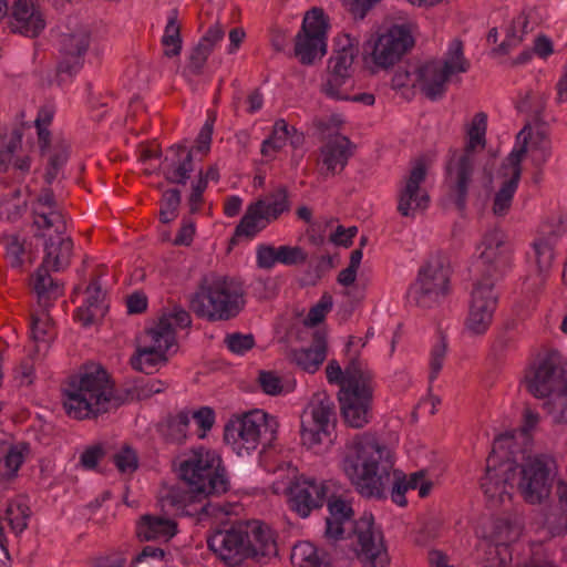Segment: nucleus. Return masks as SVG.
Instances as JSON below:
<instances>
[{
	"label": "nucleus",
	"instance_id": "obj_1",
	"mask_svg": "<svg viewBox=\"0 0 567 567\" xmlns=\"http://www.w3.org/2000/svg\"><path fill=\"white\" fill-rule=\"evenodd\" d=\"M481 278L475 282L471 293V303L465 326L475 334H484L497 308L498 296L494 291L497 280L504 277L512 266L513 247L508 236L501 228L487 230L481 241Z\"/></svg>",
	"mask_w": 567,
	"mask_h": 567
},
{
	"label": "nucleus",
	"instance_id": "obj_2",
	"mask_svg": "<svg viewBox=\"0 0 567 567\" xmlns=\"http://www.w3.org/2000/svg\"><path fill=\"white\" fill-rule=\"evenodd\" d=\"M178 477L181 482L173 485L166 496L178 508L210 495L219 496L230 488L221 456L216 451L204 447L193 451V456L179 464Z\"/></svg>",
	"mask_w": 567,
	"mask_h": 567
},
{
	"label": "nucleus",
	"instance_id": "obj_3",
	"mask_svg": "<svg viewBox=\"0 0 567 567\" xmlns=\"http://www.w3.org/2000/svg\"><path fill=\"white\" fill-rule=\"evenodd\" d=\"M394 460L391 451L370 434L357 435L342 462L346 476L365 498L385 499L384 480H389Z\"/></svg>",
	"mask_w": 567,
	"mask_h": 567
},
{
	"label": "nucleus",
	"instance_id": "obj_4",
	"mask_svg": "<svg viewBox=\"0 0 567 567\" xmlns=\"http://www.w3.org/2000/svg\"><path fill=\"white\" fill-rule=\"evenodd\" d=\"M207 546L230 567L240 566L246 559L261 563L262 558L277 555L270 528L258 520H240L217 529L207 537Z\"/></svg>",
	"mask_w": 567,
	"mask_h": 567
},
{
	"label": "nucleus",
	"instance_id": "obj_5",
	"mask_svg": "<svg viewBox=\"0 0 567 567\" xmlns=\"http://www.w3.org/2000/svg\"><path fill=\"white\" fill-rule=\"evenodd\" d=\"M109 374L100 364L84 365L79 374L69 378L62 389L64 409L76 419H92L111 410Z\"/></svg>",
	"mask_w": 567,
	"mask_h": 567
},
{
	"label": "nucleus",
	"instance_id": "obj_6",
	"mask_svg": "<svg viewBox=\"0 0 567 567\" xmlns=\"http://www.w3.org/2000/svg\"><path fill=\"white\" fill-rule=\"evenodd\" d=\"M189 309L210 322L230 320L239 315L243 302L228 288L225 279L204 276L194 293L189 296Z\"/></svg>",
	"mask_w": 567,
	"mask_h": 567
},
{
	"label": "nucleus",
	"instance_id": "obj_7",
	"mask_svg": "<svg viewBox=\"0 0 567 567\" xmlns=\"http://www.w3.org/2000/svg\"><path fill=\"white\" fill-rule=\"evenodd\" d=\"M414 28L411 21L392 23L384 32L371 37L362 48L364 62L371 60L377 68L384 70L394 66L415 45Z\"/></svg>",
	"mask_w": 567,
	"mask_h": 567
},
{
	"label": "nucleus",
	"instance_id": "obj_8",
	"mask_svg": "<svg viewBox=\"0 0 567 567\" xmlns=\"http://www.w3.org/2000/svg\"><path fill=\"white\" fill-rule=\"evenodd\" d=\"M450 268L442 254L431 256L419 269L406 297L416 307L431 309L442 302L450 291Z\"/></svg>",
	"mask_w": 567,
	"mask_h": 567
},
{
	"label": "nucleus",
	"instance_id": "obj_9",
	"mask_svg": "<svg viewBox=\"0 0 567 567\" xmlns=\"http://www.w3.org/2000/svg\"><path fill=\"white\" fill-rule=\"evenodd\" d=\"M373 379L374 374L364 378L353 370L349 385L338 392L341 416L353 429H362L372 419Z\"/></svg>",
	"mask_w": 567,
	"mask_h": 567
},
{
	"label": "nucleus",
	"instance_id": "obj_10",
	"mask_svg": "<svg viewBox=\"0 0 567 567\" xmlns=\"http://www.w3.org/2000/svg\"><path fill=\"white\" fill-rule=\"evenodd\" d=\"M215 117L208 118L199 131L196 138V146L189 148L187 141L171 145L167 152L174 154L173 158L166 156L159 166V171L163 173L165 181L168 184L186 185L190 178V174L194 171V157L193 151L196 150L199 153L206 155L210 150L212 136L214 131Z\"/></svg>",
	"mask_w": 567,
	"mask_h": 567
},
{
	"label": "nucleus",
	"instance_id": "obj_11",
	"mask_svg": "<svg viewBox=\"0 0 567 567\" xmlns=\"http://www.w3.org/2000/svg\"><path fill=\"white\" fill-rule=\"evenodd\" d=\"M517 141H522L519 147L514 148L503 161L499 169L502 177L506 179L502 183L499 189L495 193L493 200V213L496 216H505L513 203L514 195L523 173L522 162L527 155V143L530 138V125L527 123L518 132Z\"/></svg>",
	"mask_w": 567,
	"mask_h": 567
},
{
	"label": "nucleus",
	"instance_id": "obj_12",
	"mask_svg": "<svg viewBox=\"0 0 567 567\" xmlns=\"http://www.w3.org/2000/svg\"><path fill=\"white\" fill-rule=\"evenodd\" d=\"M554 461L547 455L528 457L518 473L517 489L529 504H542L549 497L554 483Z\"/></svg>",
	"mask_w": 567,
	"mask_h": 567
},
{
	"label": "nucleus",
	"instance_id": "obj_13",
	"mask_svg": "<svg viewBox=\"0 0 567 567\" xmlns=\"http://www.w3.org/2000/svg\"><path fill=\"white\" fill-rule=\"evenodd\" d=\"M358 539L354 549L358 560L363 567H388L390 556L384 543L383 533L374 529L373 515L364 513L354 523L353 528Z\"/></svg>",
	"mask_w": 567,
	"mask_h": 567
},
{
	"label": "nucleus",
	"instance_id": "obj_14",
	"mask_svg": "<svg viewBox=\"0 0 567 567\" xmlns=\"http://www.w3.org/2000/svg\"><path fill=\"white\" fill-rule=\"evenodd\" d=\"M344 43L330 56L327 66V80L321 83L320 91L330 99L339 97L343 86L352 79L353 61L358 48L350 35H344Z\"/></svg>",
	"mask_w": 567,
	"mask_h": 567
},
{
	"label": "nucleus",
	"instance_id": "obj_15",
	"mask_svg": "<svg viewBox=\"0 0 567 567\" xmlns=\"http://www.w3.org/2000/svg\"><path fill=\"white\" fill-rule=\"evenodd\" d=\"M455 155L456 151H453V155L446 163L444 184L447 188V198L455 205L458 213L464 214L473 182L474 158L460 156L455 161Z\"/></svg>",
	"mask_w": 567,
	"mask_h": 567
},
{
	"label": "nucleus",
	"instance_id": "obj_16",
	"mask_svg": "<svg viewBox=\"0 0 567 567\" xmlns=\"http://www.w3.org/2000/svg\"><path fill=\"white\" fill-rule=\"evenodd\" d=\"M426 178V165L423 158L414 162L409 175L402 181L398 193V212L403 217H414L416 210L427 208L430 196L421 188Z\"/></svg>",
	"mask_w": 567,
	"mask_h": 567
},
{
	"label": "nucleus",
	"instance_id": "obj_17",
	"mask_svg": "<svg viewBox=\"0 0 567 567\" xmlns=\"http://www.w3.org/2000/svg\"><path fill=\"white\" fill-rule=\"evenodd\" d=\"M564 373L558 354L550 352L526 375V388L535 398H547L561 389Z\"/></svg>",
	"mask_w": 567,
	"mask_h": 567
},
{
	"label": "nucleus",
	"instance_id": "obj_18",
	"mask_svg": "<svg viewBox=\"0 0 567 567\" xmlns=\"http://www.w3.org/2000/svg\"><path fill=\"white\" fill-rule=\"evenodd\" d=\"M91 44V32L79 30L73 33L63 34L60 41L56 76L59 84L62 83V75L72 78L84 65V58Z\"/></svg>",
	"mask_w": 567,
	"mask_h": 567
},
{
	"label": "nucleus",
	"instance_id": "obj_19",
	"mask_svg": "<svg viewBox=\"0 0 567 567\" xmlns=\"http://www.w3.org/2000/svg\"><path fill=\"white\" fill-rule=\"evenodd\" d=\"M328 487L316 480H299L287 491L290 509L306 518L313 509L323 506Z\"/></svg>",
	"mask_w": 567,
	"mask_h": 567
},
{
	"label": "nucleus",
	"instance_id": "obj_20",
	"mask_svg": "<svg viewBox=\"0 0 567 567\" xmlns=\"http://www.w3.org/2000/svg\"><path fill=\"white\" fill-rule=\"evenodd\" d=\"M172 320L181 329L192 327L189 312L179 305H174L171 310H164L152 327L145 329V333L151 337L152 342L164 341L166 342V349L177 344L176 331Z\"/></svg>",
	"mask_w": 567,
	"mask_h": 567
},
{
	"label": "nucleus",
	"instance_id": "obj_21",
	"mask_svg": "<svg viewBox=\"0 0 567 567\" xmlns=\"http://www.w3.org/2000/svg\"><path fill=\"white\" fill-rule=\"evenodd\" d=\"M420 91L430 101L441 100L447 90V82L453 74L451 66L444 68L439 60H431L415 69Z\"/></svg>",
	"mask_w": 567,
	"mask_h": 567
},
{
	"label": "nucleus",
	"instance_id": "obj_22",
	"mask_svg": "<svg viewBox=\"0 0 567 567\" xmlns=\"http://www.w3.org/2000/svg\"><path fill=\"white\" fill-rule=\"evenodd\" d=\"M503 440H513L508 433L499 434L493 444V449L486 460V474L481 480V488L487 499L489 507H498L511 494L507 486L499 477L496 468V449Z\"/></svg>",
	"mask_w": 567,
	"mask_h": 567
},
{
	"label": "nucleus",
	"instance_id": "obj_23",
	"mask_svg": "<svg viewBox=\"0 0 567 567\" xmlns=\"http://www.w3.org/2000/svg\"><path fill=\"white\" fill-rule=\"evenodd\" d=\"M238 424L239 437L245 444H247V446H245L247 453L257 447L261 434V427H264L265 431H270V440L275 439V434L278 429L277 419L259 410L244 413L239 416Z\"/></svg>",
	"mask_w": 567,
	"mask_h": 567
},
{
	"label": "nucleus",
	"instance_id": "obj_24",
	"mask_svg": "<svg viewBox=\"0 0 567 567\" xmlns=\"http://www.w3.org/2000/svg\"><path fill=\"white\" fill-rule=\"evenodd\" d=\"M9 27L12 32L37 38L45 28V20L32 0H16Z\"/></svg>",
	"mask_w": 567,
	"mask_h": 567
},
{
	"label": "nucleus",
	"instance_id": "obj_25",
	"mask_svg": "<svg viewBox=\"0 0 567 567\" xmlns=\"http://www.w3.org/2000/svg\"><path fill=\"white\" fill-rule=\"evenodd\" d=\"M257 266L260 269H271L277 262L288 267L303 265L308 259L307 251L300 246L282 245L274 247L261 244L256 251Z\"/></svg>",
	"mask_w": 567,
	"mask_h": 567
},
{
	"label": "nucleus",
	"instance_id": "obj_26",
	"mask_svg": "<svg viewBox=\"0 0 567 567\" xmlns=\"http://www.w3.org/2000/svg\"><path fill=\"white\" fill-rule=\"evenodd\" d=\"M264 207L265 199H258L247 206L245 214L235 228L234 235L229 239L228 251L239 243L240 237L251 239L271 223L262 210Z\"/></svg>",
	"mask_w": 567,
	"mask_h": 567
},
{
	"label": "nucleus",
	"instance_id": "obj_27",
	"mask_svg": "<svg viewBox=\"0 0 567 567\" xmlns=\"http://www.w3.org/2000/svg\"><path fill=\"white\" fill-rule=\"evenodd\" d=\"M178 532L174 519L163 516L144 514L136 523L135 534L141 542H168Z\"/></svg>",
	"mask_w": 567,
	"mask_h": 567
},
{
	"label": "nucleus",
	"instance_id": "obj_28",
	"mask_svg": "<svg viewBox=\"0 0 567 567\" xmlns=\"http://www.w3.org/2000/svg\"><path fill=\"white\" fill-rule=\"evenodd\" d=\"M326 357L327 333L320 329L313 332L310 348L293 349L289 353L290 360L309 373H315L323 363Z\"/></svg>",
	"mask_w": 567,
	"mask_h": 567
},
{
	"label": "nucleus",
	"instance_id": "obj_29",
	"mask_svg": "<svg viewBox=\"0 0 567 567\" xmlns=\"http://www.w3.org/2000/svg\"><path fill=\"white\" fill-rule=\"evenodd\" d=\"M354 145L349 137L337 135L321 146V162L328 173L334 175L344 169L349 158L353 155Z\"/></svg>",
	"mask_w": 567,
	"mask_h": 567
},
{
	"label": "nucleus",
	"instance_id": "obj_30",
	"mask_svg": "<svg viewBox=\"0 0 567 567\" xmlns=\"http://www.w3.org/2000/svg\"><path fill=\"white\" fill-rule=\"evenodd\" d=\"M224 37L225 31L219 23L209 27L198 43L192 49L186 70L193 75H200L215 45Z\"/></svg>",
	"mask_w": 567,
	"mask_h": 567
},
{
	"label": "nucleus",
	"instance_id": "obj_31",
	"mask_svg": "<svg viewBox=\"0 0 567 567\" xmlns=\"http://www.w3.org/2000/svg\"><path fill=\"white\" fill-rule=\"evenodd\" d=\"M166 342H153L150 347H137L130 359L131 367L142 373L153 374L158 367L166 365L168 362Z\"/></svg>",
	"mask_w": 567,
	"mask_h": 567
},
{
	"label": "nucleus",
	"instance_id": "obj_32",
	"mask_svg": "<svg viewBox=\"0 0 567 567\" xmlns=\"http://www.w3.org/2000/svg\"><path fill=\"white\" fill-rule=\"evenodd\" d=\"M89 293L85 305L78 308L75 318L83 324L90 327L95 322L97 316L103 317L107 306H104L105 292L102 291L100 276L92 278L86 290Z\"/></svg>",
	"mask_w": 567,
	"mask_h": 567
},
{
	"label": "nucleus",
	"instance_id": "obj_33",
	"mask_svg": "<svg viewBox=\"0 0 567 567\" xmlns=\"http://www.w3.org/2000/svg\"><path fill=\"white\" fill-rule=\"evenodd\" d=\"M327 50L328 43L323 38L300 32L295 37L293 55L302 65H313L327 54Z\"/></svg>",
	"mask_w": 567,
	"mask_h": 567
},
{
	"label": "nucleus",
	"instance_id": "obj_34",
	"mask_svg": "<svg viewBox=\"0 0 567 567\" xmlns=\"http://www.w3.org/2000/svg\"><path fill=\"white\" fill-rule=\"evenodd\" d=\"M73 255V240L71 237L60 238L55 241L49 237L44 243V257L40 266L60 271L69 267Z\"/></svg>",
	"mask_w": 567,
	"mask_h": 567
},
{
	"label": "nucleus",
	"instance_id": "obj_35",
	"mask_svg": "<svg viewBox=\"0 0 567 567\" xmlns=\"http://www.w3.org/2000/svg\"><path fill=\"white\" fill-rule=\"evenodd\" d=\"M311 415L315 426L330 436V426L333 429L337 421L336 405L327 392H318L313 395Z\"/></svg>",
	"mask_w": 567,
	"mask_h": 567
},
{
	"label": "nucleus",
	"instance_id": "obj_36",
	"mask_svg": "<svg viewBox=\"0 0 567 567\" xmlns=\"http://www.w3.org/2000/svg\"><path fill=\"white\" fill-rule=\"evenodd\" d=\"M353 370L357 374H362L364 378L365 375L368 377L373 374L370 369L363 367L358 357H354L350 360L344 371H342L337 360H331L326 368L327 380L331 384H339L340 390H343L349 385V379Z\"/></svg>",
	"mask_w": 567,
	"mask_h": 567
},
{
	"label": "nucleus",
	"instance_id": "obj_37",
	"mask_svg": "<svg viewBox=\"0 0 567 567\" xmlns=\"http://www.w3.org/2000/svg\"><path fill=\"white\" fill-rule=\"evenodd\" d=\"M33 290L38 296V303L47 308L51 296L56 298L61 295V286L50 276V268L39 266L35 270Z\"/></svg>",
	"mask_w": 567,
	"mask_h": 567
},
{
	"label": "nucleus",
	"instance_id": "obj_38",
	"mask_svg": "<svg viewBox=\"0 0 567 567\" xmlns=\"http://www.w3.org/2000/svg\"><path fill=\"white\" fill-rule=\"evenodd\" d=\"M486 128L487 115L484 112H478L474 115L472 123L467 130L468 141L463 150L461 156L473 157L474 151L477 146L482 148L486 145Z\"/></svg>",
	"mask_w": 567,
	"mask_h": 567
},
{
	"label": "nucleus",
	"instance_id": "obj_39",
	"mask_svg": "<svg viewBox=\"0 0 567 567\" xmlns=\"http://www.w3.org/2000/svg\"><path fill=\"white\" fill-rule=\"evenodd\" d=\"M329 28V20L323 9L313 7L306 12L299 32L328 40Z\"/></svg>",
	"mask_w": 567,
	"mask_h": 567
},
{
	"label": "nucleus",
	"instance_id": "obj_40",
	"mask_svg": "<svg viewBox=\"0 0 567 567\" xmlns=\"http://www.w3.org/2000/svg\"><path fill=\"white\" fill-rule=\"evenodd\" d=\"M70 157V144L65 140H59L52 147L45 174V183L50 186L56 178L59 171L66 164Z\"/></svg>",
	"mask_w": 567,
	"mask_h": 567
},
{
	"label": "nucleus",
	"instance_id": "obj_41",
	"mask_svg": "<svg viewBox=\"0 0 567 567\" xmlns=\"http://www.w3.org/2000/svg\"><path fill=\"white\" fill-rule=\"evenodd\" d=\"M441 65L446 68L451 66V73H465L470 70L471 63L464 55V44L460 39H453L449 45L447 51L444 53Z\"/></svg>",
	"mask_w": 567,
	"mask_h": 567
},
{
	"label": "nucleus",
	"instance_id": "obj_42",
	"mask_svg": "<svg viewBox=\"0 0 567 567\" xmlns=\"http://www.w3.org/2000/svg\"><path fill=\"white\" fill-rule=\"evenodd\" d=\"M268 198L269 202L265 200V207L262 210L270 221L277 220L281 214L290 210L287 186L280 185L268 195Z\"/></svg>",
	"mask_w": 567,
	"mask_h": 567
},
{
	"label": "nucleus",
	"instance_id": "obj_43",
	"mask_svg": "<svg viewBox=\"0 0 567 567\" xmlns=\"http://www.w3.org/2000/svg\"><path fill=\"white\" fill-rule=\"evenodd\" d=\"M544 409L551 416L554 424L567 425V380L564 381L561 389L544 403Z\"/></svg>",
	"mask_w": 567,
	"mask_h": 567
},
{
	"label": "nucleus",
	"instance_id": "obj_44",
	"mask_svg": "<svg viewBox=\"0 0 567 567\" xmlns=\"http://www.w3.org/2000/svg\"><path fill=\"white\" fill-rule=\"evenodd\" d=\"M182 203V193L178 188H168L163 192L158 218L163 224H169L178 216Z\"/></svg>",
	"mask_w": 567,
	"mask_h": 567
},
{
	"label": "nucleus",
	"instance_id": "obj_45",
	"mask_svg": "<svg viewBox=\"0 0 567 567\" xmlns=\"http://www.w3.org/2000/svg\"><path fill=\"white\" fill-rule=\"evenodd\" d=\"M288 135H289L288 123L282 118L277 120L275 122L271 135L262 142L261 154L264 156H269L270 151H274V152L280 151L286 144Z\"/></svg>",
	"mask_w": 567,
	"mask_h": 567
},
{
	"label": "nucleus",
	"instance_id": "obj_46",
	"mask_svg": "<svg viewBox=\"0 0 567 567\" xmlns=\"http://www.w3.org/2000/svg\"><path fill=\"white\" fill-rule=\"evenodd\" d=\"M23 131L16 126L8 143L4 142V135L0 136V172H7L14 152L21 145Z\"/></svg>",
	"mask_w": 567,
	"mask_h": 567
},
{
	"label": "nucleus",
	"instance_id": "obj_47",
	"mask_svg": "<svg viewBox=\"0 0 567 567\" xmlns=\"http://www.w3.org/2000/svg\"><path fill=\"white\" fill-rule=\"evenodd\" d=\"M23 452H29V444L23 442L17 445H11L3 457L4 467L7 472L3 475L7 480H12L24 461Z\"/></svg>",
	"mask_w": 567,
	"mask_h": 567
},
{
	"label": "nucleus",
	"instance_id": "obj_48",
	"mask_svg": "<svg viewBox=\"0 0 567 567\" xmlns=\"http://www.w3.org/2000/svg\"><path fill=\"white\" fill-rule=\"evenodd\" d=\"M332 296L329 292H324L319 302L310 308L306 319L303 320V324L309 328L317 327L324 320L327 313L332 309Z\"/></svg>",
	"mask_w": 567,
	"mask_h": 567
},
{
	"label": "nucleus",
	"instance_id": "obj_49",
	"mask_svg": "<svg viewBox=\"0 0 567 567\" xmlns=\"http://www.w3.org/2000/svg\"><path fill=\"white\" fill-rule=\"evenodd\" d=\"M189 422V415L185 411H181L175 416H169L167 419V436L169 440L173 442L183 443L186 439Z\"/></svg>",
	"mask_w": 567,
	"mask_h": 567
},
{
	"label": "nucleus",
	"instance_id": "obj_50",
	"mask_svg": "<svg viewBox=\"0 0 567 567\" xmlns=\"http://www.w3.org/2000/svg\"><path fill=\"white\" fill-rule=\"evenodd\" d=\"M318 548L310 542H298L291 550L290 560L293 565L302 567L308 563L312 567L313 561H318Z\"/></svg>",
	"mask_w": 567,
	"mask_h": 567
},
{
	"label": "nucleus",
	"instance_id": "obj_51",
	"mask_svg": "<svg viewBox=\"0 0 567 567\" xmlns=\"http://www.w3.org/2000/svg\"><path fill=\"white\" fill-rule=\"evenodd\" d=\"M534 249L536 254V265L539 276L546 274L555 258L554 247L545 239H540L534 243Z\"/></svg>",
	"mask_w": 567,
	"mask_h": 567
},
{
	"label": "nucleus",
	"instance_id": "obj_52",
	"mask_svg": "<svg viewBox=\"0 0 567 567\" xmlns=\"http://www.w3.org/2000/svg\"><path fill=\"white\" fill-rule=\"evenodd\" d=\"M113 463L121 473H133L138 467V457L135 450L125 444L118 453L113 455Z\"/></svg>",
	"mask_w": 567,
	"mask_h": 567
},
{
	"label": "nucleus",
	"instance_id": "obj_53",
	"mask_svg": "<svg viewBox=\"0 0 567 567\" xmlns=\"http://www.w3.org/2000/svg\"><path fill=\"white\" fill-rule=\"evenodd\" d=\"M207 185L208 181L203 176V169H200L197 179L192 183V192L187 198L190 214H197L200 210V204L204 202V193Z\"/></svg>",
	"mask_w": 567,
	"mask_h": 567
},
{
	"label": "nucleus",
	"instance_id": "obj_54",
	"mask_svg": "<svg viewBox=\"0 0 567 567\" xmlns=\"http://www.w3.org/2000/svg\"><path fill=\"white\" fill-rule=\"evenodd\" d=\"M258 383L264 393L271 396L279 395L284 391L282 380L274 371H259Z\"/></svg>",
	"mask_w": 567,
	"mask_h": 567
},
{
	"label": "nucleus",
	"instance_id": "obj_55",
	"mask_svg": "<svg viewBox=\"0 0 567 567\" xmlns=\"http://www.w3.org/2000/svg\"><path fill=\"white\" fill-rule=\"evenodd\" d=\"M522 464H518L515 460H511L508 456L498 461L496 458V468L501 480L506 486H514L516 478L518 480V473Z\"/></svg>",
	"mask_w": 567,
	"mask_h": 567
},
{
	"label": "nucleus",
	"instance_id": "obj_56",
	"mask_svg": "<svg viewBox=\"0 0 567 567\" xmlns=\"http://www.w3.org/2000/svg\"><path fill=\"white\" fill-rule=\"evenodd\" d=\"M447 350V342L445 336L441 333L439 342L432 348L430 361V381L436 379L443 367V361Z\"/></svg>",
	"mask_w": 567,
	"mask_h": 567
},
{
	"label": "nucleus",
	"instance_id": "obj_57",
	"mask_svg": "<svg viewBox=\"0 0 567 567\" xmlns=\"http://www.w3.org/2000/svg\"><path fill=\"white\" fill-rule=\"evenodd\" d=\"M140 390H141V388H140L138 379H135L133 381L132 385L125 386L121 390H117L116 392H114L113 389L111 388V398H112L111 409H116L120 405H122L123 403L128 402V401H133V400L142 401L143 398H140L137 395V394H140Z\"/></svg>",
	"mask_w": 567,
	"mask_h": 567
},
{
	"label": "nucleus",
	"instance_id": "obj_58",
	"mask_svg": "<svg viewBox=\"0 0 567 567\" xmlns=\"http://www.w3.org/2000/svg\"><path fill=\"white\" fill-rule=\"evenodd\" d=\"M228 349L236 354H244L255 347V338L251 333L243 334L239 332L226 337Z\"/></svg>",
	"mask_w": 567,
	"mask_h": 567
},
{
	"label": "nucleus",
	"instance_id": "obj_59",
	"mask_svg": "<svg viewBox=\"0 0 567 567\" xmlns=\"http://www.w3.org/2000/svg\"><path fill=\"white\" fill-rule=\"evenodd\" d=\"M393 485L391 488V498L393 503H395L399 506H406L408 501L405 497V493L408 492L409 487L406 485V477L402 471L394 470L393 471Z\"/></svg>",
	"mask_w": 567,
	"mask_h": 567
},
{
	"label": "nucleus",
	"instance_id": "obj_60",
	"mask_svg": "<svg viewBox=\"0 0 567 567\" xmlns=\"http://www.w3.org/2000/svg\"><path fill=\"white\" fill-rule=\"evenodd\" d=\"M106 451L103 444L97 443L94 445L87 446L80 456V464L85 470H95L97 467L99 461L104 457Z\"/></svg>",
	"mask_w": 567,
	"mask_h": 567
},
{
	"label": "nucleus",
	"instance_id": "obj_61",
	"mask_svg": "<svg viewBox=\"0 0 567 567\" xmlns=\"http://www.w3.org/2000/svg\"><path fill=\"white\" fill-rule=\"evenodd\" d=\"M329 517L333 519L350 520L354 514L352 507L341 497L332 496L328 501Z\"/></svg>",
	"mask_w": 567,
	"mask_h": 567
},
{
	"label": "nucleus",
	"instance_id": "obj_62",
	"mask_svg": "<svg viewBox=\"0 0 567 567\" xmlns=\"http://www.w3.org/2000/svg\"><path fill=\"white\" fill-rule=\"evenodd\" d=\"M380 1L381 0H342V3L355 20H362Z\"/></svg>",
	"mask_w": 567,
	"mask_h": 567
},
{
	"label": "nucleus",
	"instance_id": "obj_63",
	"mask_svg": "<svg viewBox=\"0 0 567 567\" xmlns=\"http://www.w3.org/2000/svg\"><path fill=\"white\" fill-rule=\"evenodd\" d=\"M193 417L203 431L199 439H204L206 436V432H208L215 423V411L209 406H202L199 410L194 412Z\"/></svg>",
	"mask_w": 567,
	"mask_h": 567
},
{
	"label": "nucleus",
	"instance_id": "obj_64",
	"mask_svg": "<svg viewBox=\"0 0 567 567\" xmlns=\"http://www.w3.org/2000/svg\"><path fill=\"white\" fill-rule=\"evenodd\" d=\"M334 267L332 257L329 255L321 256L313 268V272H308L310 277L307 282L310 286H316L318 281Z\"/></svg>",
	"mask_w": 567,
	"mask_h": 567
}]
</instances>
